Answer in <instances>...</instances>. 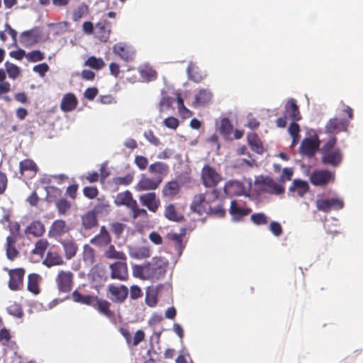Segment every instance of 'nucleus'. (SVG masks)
I'll return each mask as SVG.
<instances>
[{
  "instance_id": "nucleus-17",
  "label": "nucleus",
  "mask_w": 363,
  "mask_h": 363,
  "mask_svg": "<svg viewBox=\"0 0 363 363\" xmlns=\"http://www.w3.org/2000/svg\"><path fill=\"white\" fill-rule=\"evenodd\" d=\"M113 52L125 62L134 60L135 52L133 48L123 43H118L113 45Z\"/></svg>"
},
{
  "instance_id": "nucleus-45",
  "label": "nucleus",
  "mask_w": 363,
  "mask_h": 363,
  "mask_svg": "<svg viewBox=\"0 0 363 363\" xmlns=\"http://www.w3.org/2000/svg\"><path fill=\"white\" fill-rule=\"evenodd\" d=\"M96 252L95 250L89 246L85 245L83 247V259L84 261L89 264L92 265L95 262Z\"/></svg>"
},
{
  "instance_id": "nucleus-57",
  "label": "nucleus",
  "mask_w": 363,
  "mask_h": 363,
  "mask_svg": "<svg viewBox=\"0 0 363 363\" xmlns=\"http://www.w3.org/2000/svg\"><path fill=\"white\" fill-rule=\"evenodd\" d=\"M133 176L132 174H127L123 177H117L113 179V183L116 185L127 186L133 182Z\"/></svg>"
},
{
  "instance_id": "nucleus-26",
  "label": "nucleus",
  "mask_w": 363,
  "mask_h": 363,
  "mask_svg": "<svg viewBox=\"0 0 363 363\" xmlns=\"http://www.w3.org/2000/svg\"><path fill=\"white\" fill-rule=\"evenodd\" d=\"M26 235L40 238L45 233V225L38 220H33L25 229Z\"/></svg>"
},
{
  "instance_id": "nucleus-23",
  "label": "nucleus",
  "mask_w": 363,
  "mask_h": 363,
  "mask_svg": "<svg viewBox=\"0 0 363 363\" xmlns=\"http://www.w3.org/2000/svg\"><path fill=\"white\" fill-rule=\"evenodd\" d=\"M90 243L98 247H104L111 243V237L104 225L101 226L99 233L90 240Z\"/></svg>"
},
{
  "instance_id": "nucleus-1",
  "label": "nucleus",
  "mask_w": 363,
  "mask_h": 363,
  "mask_svg": "<svg viewBox=\"0 0 363 363\" xmlns=\"http://www.w3.org/2000/svg\"><path fill=\"white\" fill-rule=\"evenodd\" d=\"M168 264L165 258L155 257L145 264L133 266V273L135 277L142 279L158 280L166 274Z\"/></svg>"
},
{
  "instance_id": "nucleus-36",
  "label": "nucleus",
  "mask_w": 363,
  "mask_h": 363,
  "mask_svg": "<svg viewBox=\"0 0 363 363\" xmlns=\"http://www.w3.org/2000/svg\"><path fill=\"white\" fill-rule=\"evenodd\" d=\"M213 98V94L209 89H203L199 90L195 96L194 104L196 106H204L211 102Z\"/></svg>"
},
{
  "instance_id": "nucleus-8",
  "label": "nucleus",
  "mask_w": 363,
  "mask_h": 363,
  "mask_svg": "<svg viewBox=\"0 0 363 363\" xmlns=\"http://www.w3.org/2000/svg\"><path fill=\"white\" fill-rule=\"evenodd\" d=\"M112 25L106 19L101 20L94 26V38L101 43H106L111 33Z\"/></svg>"
},
{
  "instance_id": "nucleus-52",
  "label": "nucleus",
  "mask_w": 363,
  "mask_h": 363,
  "mask_svg": "<svg viewBox=\"0 0 363 363\" xmlns=\"http://www.w3.org/2000/svg\"><path fill=\"white\" fill-rule=\"evenodd\" d=\"M45 191L47 193V198L50 202L54 201L53 199L62 198L61 197L62 191L56 186H47L45 188Z\"/></svg>"
},
{
  "instance_id": "nucleus-18",
  "label": "nucleus",
  "mask_w": 363,
  "mask_h": 363,
  "mask_svg": "<svg viewBox=\"0 0 363 363\" xmlns=\"http://www.w3.org/2000/svg\"><path fill=\"white\" fill-rule=\"evenodd\" d=\"M223 191L227 195H247L249 189H247L245 184L239 181L230 180L225 183Z\"/></svg>"
},
{
  "instance_id": "nucleus-6",
  "label": "nucleus",
  "mask_w": 363,
  "mask_h": 363,
  "mask_svg": "<svg viewBox=\"0 0 363 363\" xmlns=\"http://www.w3.org/2000/svg\"><path fill=\"white\" fill-rule=\"evenodd\" d=\"M335 179V172L328 169L315 170L310 177V181L314 186H324L333 183Z\"/></svg>"
},
{
  "instance_id": "nucleus-28",
  "label": "nucleus",
  "mask_w": 363,
  "mask_h": 363,
  "mask_svg": "<svg viewBox=\"0 0 363 363\" xmlns=\"http://www.w3.org/2000/svg\"><path fill=\"white\" fill-rule=\"evenodd\" d=\"M62 245L67 259L73 258L78 250V245L73 239H61L59 240Z\"/></svg>"
},
{
  "instance_id": "nucleus-39",
  "label": "nucleus",
  "mask_w": 363,
  "mask_h": 363,
  "mask_svg": "<svg viewBox=\"0 0 363 363\" xmlns=\"http://www.w3.org/2000/svg\"><path fill=\"white\" fill-rule=\"evenodd\" d=\"M251 211V208L239 206L235 200H233L230 203V213L237 219L247 216Z\"/></svg>"
},
{
  "instance_id": "nucleus-37",
  "label": "nucleus",
  "mask_w": 363,
  "mask_h": 363,
  "mask_svg": "<svg viewBox=\"0 0 363 363\" xmlns=\"http://www.w3.org/2000/svg\"><path fill=\"white\" fill-rule=\"evenodd\" d=\"M247 141L252 151L257 154H262L264 152L262 143L257 133H249L247 135Z\"/></svg>"
},
{
  "instance_id": "nucleus-49",
  "label": "nucleus",
  "mask_w": 363,
  "mask_h": 363,
  "mask_svg": "<svg viewBox=\"0 0 363 363\" xmlns=\"http://www.w3.org/2000/svg\"><path fill=\"white\" fill-rule=\"evenodd\" d=\"M220 127L218 128L220 134L224 136L229 135L233 131V124L229 118L223 117L220 119Z\"/></svg>"
},
{
  "instance_id": "nucleus-2",
  "label": "nucleus",
  "mask_w": 363,
  "mask_h": 363,
  "mask_svg": "<svg viewBox=\"0 0 363 363\" xmlns=\"http://www.w3.org/2000/svg\"><path fill=\"white\" fill-rule=\"evenodd\" d=\"M255 186L260 193L279 195L284 192V187L269 176L257 177L255 180Z\"/></svg>"
},
{
  "instance_id": "nucleus-22",
  "label": "nucleus",
  "mask_w": 363,
  "mask_h": 363,
  "mask_svg": "<svg viewBox=\"0 0 363 363\" xmlns=\"http://www.w3.org/2000/svg\"><path fill=\"white\" fill-rule=\"evenodd\" d=\"M161 183L160 179L150 178L143 174L136 185V189L140 191L155 190L160 186Z\"/></svg>"
},
{
  "instance_id": "nucleus-61",
  "label": "nucleus",
  "mask_w": 363,
  "mask_h": 363,
  "mask_svg": "<svg viewBox=\"0 0 363 363\" xmlns=\"http://www.w3.org/2000/svg\"><path fill=\"white\" fill-rule=\"evenodd\" d=\"M83 194L89 199H94L98 196L99 190L96 186H85L83 189Z\"/></svg>"
},
{
  "instance_id": "nucleus-9",
  "label": "nucleus",
  "mask_w": 363,
  "mask_h": 363,
  "mask_svg": "<svg viewBox=\"0 0 363 363\" xmlns=\"http://www.w3.org/2000/svg\"><path fill=\"white\" fill-rule=\"evenodd\" d=\"M7 270V269H5ZM9 275V287L13 291L20 290L23 286V279L25 276V269L23 268H16L8 269Z\"/></svg>"
},
{
  "instance_id": "nucleus-7",
  "label": "nucleus",
  "mask_w": 363,
  "mask_h": 363,
  "mask_svg": "<svg viewBox=\"0 0 363 363\" xmlns=\"http://www.w3.org/2000/svg\"><path fill=\"white\" fill-rule=\"evenodd\" d=\"M70 231L69 225L63 219L55 220L48 230V237L55 240L60 239Z\"/></svg>"
},
{
  "instance_id": "nucleus-40",
  "label": "nucleus",
  "mask_w": 363,
  "mask_h": 363,
  "mask_svg": "<svg viewBox=\"0 0 363 363\" xmlns=\"http://www.w3.org/2000/svg\"><path fill=\"white\" fill-rule=\"evenodd\" d=\"M164 216L168 220L176 222L182 221L184 218L183 215L177 211L175 206L172 203H170L165 207Z\"/></svg>"
},
{
  "instance_id": "nucleus-63",
  "label": "nucleus",
  "mask_w": 363,
  "mask_h": 363,
  "mask_svg": "<svg viewBox=\"0 0 363 363\" xmlns=\"http://www.w3.org/2000/svg\"><path fill=\"white\" fill-rule=\"evenodd\" d=\"M337 143V138L335 136H332L327 141V143L323 145L321 147V152L322 153L328 152L329 151H333L334 149L335 145Z\"/></svg>"
},
{
  "instance_id": "nucleus-44",
  "label": "nucleus",
  "mask_w": 363,
  "mask_h": 363,
  "mask_svg": "<svg viewBox=\"0 0 363 363\" xmlns=\"http://www.w3.org/2000/svg\"><path fill=\"white\" fill-rule=\"evenodd\" d=\"M11 234L6 238V246L16 245L20 235V225L16 223L11 228Z\"/></svg>"
},
{
  "instance_id": "nucleus-19",
  "label": "nucleus",
  "mask_w": 363,
  "mask_h": 363,
  "mask_svg": "<svg viewBox=\"0 0 363 363\" xmlns=\"http://www.w3.org/2000/svg\"><path fill=\"white\" fill-rule=\"evenodd\" d=\"M141 204L153 213L157 211L160 206V200L157 197L155 192H148L142 194L139 197Z\"/></svg>"
},
{
  "instance_id": "nucleus-47",
  "label": "nucleus",
  "mask_w": 363,
  "mask_h": 363,
  "mask_svg": "<svg viewBox=\"0 0 363 363\" xmlns=\"http://www.w3.org/2000/svg\"><path fill=\"white\" fill-rule=\"evenodd\" d=\"M48 245L49 243L46 239H40L35 242V247L32 250L31 252L33 255H37L43 257Z\"/></svg>"
},
{
  "instance_id": "nucleus-5",
  "label": "nucleus",
  "mask_w": 363,
  "mask_h": 363,
  "mask_svg": "<svg viewBox=\"0 0 363 363\" xmlns=\"http://www.w3.org/2000/svg\"><path fill=\"white\" fill-rule=\"evenodd\" d=\"M55 284L60 293H69L74 286V274L70 271L60 270L55 277Z\"/></svg>"
},
{
  "instance_id": "nucleus-42",
  "label": "nucleus",
  "mask_w": 363,
  "mask_h": 363,
  "mask_svg": "<svg viewBox=\"0 0 363 363\" xmlns=\"http://www.w3.org/2000/svg\"><path fill=\"white\" fill-rule=\"evenodd\" d=\"M83 227L88 230L98 225V220L94 211H89L82 217Z\"/></svg>"
},
{
  "instance_id": "nucleus-64",
  "label": "nucleus",
  "mask_w": 363,
  "mask_h": 363,
  "mask_svg": "<svg viewBox=\"0 0 363 363\" xmlns=\"http://www.w3.org/2000/svg\"><path fill=\"white\" fill-rule=\"evenodd\" d=\"M134 162L140 170H145L148 166L147 159L142 155H136Z\"/></svg>"
},
{
  "instance_id": "nucleus-35",
  "label": "nucleus",
  "mask_w": 363,
  "mask_h": 363,
  "mask_svg": "<svg viewBox=\"0 0 363 363\" xmlns=\"http://www.w3.org/2000/svg\"><path fill=\"white\" fill-rule=\"evenodd\" d=\"M309 190V185L307 182L301 179H294L289 191L296 192L299 197H303Z\"/></svg>"
},
{
  "instance_id": "nucleus-55",
  "label": "nucleus",
  "mask_w": 363,
  "mask_h": 363,
  "mask_svg": "<svg viewBox=\"0 0 363 363\" xmlns=\"http://www.w3.org/2000/svg\"><path fill=\"white\" fill-rule=\"evenodd\" d=\"M206 213L213 215V216L219 217V218H223L225 215V210L223 207V204L219 203L214 207H213L211 205V210L207 211Z\"/></svg>"
},
{
  "instance_id": "nucleus-54",
  "label": "nucleus",
  "mask_w": 363,
  "mask_h": 363,
  "mask_svg": "<svg viewBox=\"0 0 363 363\" xmlns=\"http://www.w3.org/2000/svg\"><path fill=\"white\" fill-rule=\"evenodd\" d=\"M203 194H205L208 205H212L219 198L220 190L218 189H211V190L206 191Z\"/></svg>"
},
{
  "instance_id": "nucleus-13",
  "label": "nucleus",
  "mask_w": 363,
  "mask_h": 363,
  "mask_svg": "<svg viewBox=\"0 0 363 363\" xmlns=\"http://www.w3.org/2000/svg\"><path fill=\"white\" fill-rule=\"evenodd\" d=\"M320 141L317 135L304 138L300 145V152L309 157H313L319 148Z\"/></svg>"
},
{
  "instance_id": "nucleus-58",
  "label": "nucleus",
  "mask_w": 363,
  "mask_h": 363,
  "mask_svg": "<svg viewBox=\"0 0 363 363\" xmlns=\"http://www.w3.org/2000/svg\"><path fill=\"white\" fill-rule=\"evenodd\" d=\"M196 67L194 65H189L187 68L188 74L189 77L196 82H199L202 80L203 77L201 73L197 72Z\"/></svg>"
},
{
  "instance_id": "nucleus-32",
  "label": "nucleus",
  "mask_w": 363,
  "mask_h": 363,
  "mask_svg": "<svg viewBox=\"0 0 363 363\" xmlns=\"http://www.w3.org/2000/svg\"><path fill=\"white\" fill-rule=\"evenodd\" d=\"M185 232L186 229L183 228L182 229L181 233H175L170 232L168 233L166 235V238L174 245L175 248L180 253L185 247L183 243V237L185 234Z\"/></svg>"
},
{
  "instance_id": "nucleus-50",
  "label": "nucleus",
  "mask_w": 363,
  "mask_h": 363,
  "mask_svg": "<svg viewBox=\"0 0 363 363\" xmlns=\"http://www.w3.org/2000/svg\"><path fill=\"white\" fill-rule=\"evenodd\" d=\"M141 77L146 81H151L157 77V72L149 66H144L139 69Z\"/></svg>"
},
{
  "instance_id": "nucleus-43",
  "label": "nucleus",
  "mask_w": 363,
  "mask_h": 363,
  "mask_svg": "<svg viewBox=\"0 0 363 363\" xmlns=\"http://www.w3.org/2000/svg\"><path fill=\"white\" fill-rule=\"evenodd\" d=\"M40 277L38 274H30L28 277V290L33 294L40 293L39 281Z\"/></svg>"
},
{
  "instance_id": "nucleus-31",
  "label": "nucleus",
  "mask_w": 363,
  "mask_h": 363,
  "mask_svg": "<svg viewBox=\"0 0 363 363\" xmlns=\"http://www.w3.org/2000/svg\"><path fill=\"white\" fill-rule=\"evenodd\" d=\"M20 173L21 175L26 172L30 173V177H33L35 176L38 171V167L35 162L31 159H25L19 163Z\"/></svg>"
},
{
  "instance_id": "nucleus-24",
  "label": "nucleus",
  "mask_w": 363,
  "mask_h": 363,
  "mask_svg": "<svg viewBox=\"0 0 363 363\" xmlns=\"http://www.w3.org/2000/svg\"><path fill=\"white\" fill-rule=\"evenodd\" d=\"M180 192V185L176 180L167 182L162 187V196L168 200H174Z\"/></svg>"
},
{
  "instance_id": "nucleus-20",
  "label": "nucleus",
  "mask_w": 363,
  "mask_h": 363,
  "mask_svg": "<svg viewBox=\"0 0 363 363\" xmlns=\"http://www.w3.org/2000/svg\"><path fill=\"white\" fill-rule=\"evenodd\" d=\"M343 155L339 148L334 149L333 151L323 153L321 162L323 164L330 165L336 167L340 164L342 161Z\"/></svg>"
},
{
  "instance_id": "nucleus-62",
  "label": "nucleus",
  "mask_w": 363,
  "mask_h": 363,
  "mask_svg": "<svg viewBox=\"0 0 363 363\" xmlns=\"http://www.w3.org/2000/svg\"><path fill=\"white\" fill-rule=\"evenodd\" d=\"M130 209L132 211V218L133 219H136L140 216L146 217L147 215V213L145 209L140 208L138 207L137 201L135 202V206L130 207Z\"/></svg>"
},
{
  "instance_id": "nucleus-10",
  "label": "nucleus",
  "mask_w": 363,
  "mask_h": 363,
  "mask_svg": "<svg viewBox=\"0 0 363 363\" xmlns=\"http://www.w3.org/2000/svg\"><path fill=\"white\" fill-rule=\"evenodd\" d=\"M108 294L113 303H122L128 296V289L125 285L109 284L108 286Z\"/></svg>"
},
{
  "instance_id": "nucleus-14",
  "label": "nucleus",
  "mask_w": 363,
  "mask_h": 363,
  "mask_svg": "<svg viewBox=\"0 0 363 363\" xmlns=\"http://www.w3.org/2000/svg\"><path fill=\"white\" fill-rule=\"evenodd\" d=\"M315 204L317 209L323 212H330L331 210H340L344 207V201L337 198L318 199Z\"/></svg>"
},
{
  "instance_id": "nucleus-48",
  "label": "nucleus",
  "mask_w": 363,
  "mask_h": 363,
  "mask_svg": "<svg viewBox=\"0 0 363 363\" xmlns=\"http://www.w3.org/2000/svg\"><path fill=\"white\" fill-rule=\"evenodd\" d=\"M106 64L102 58H97L94 56L89 57L84 62V66L99 70L105 67Z\"/></svg>"
},
{
  "instance_id": "nucleus-56",
  "label": "nucleus",
  "mask_w": 363,
  "mask_h": 363,
  "mask_svg": "<svg viewBox=\"0 0 363 363\" xmlns=\"http://www.w3.org/2000/svg\"><path fill=\"white\" fill-rule=\"evenodd\" d=\"M125 225L120 222H114L110 225L111 231L116 238H119L123 234Z\"/></svg>"
},
{
  "instance_id": "nucleus-46",
  "label": "nucleus",
  "mask_w": 363,
  "mask_h": 363,
  "mask_svg": "<svg viewBox=\"0 0 363 363\" xmlns=\"http://www.w3.org/2000/svg\"><path fill=\"white\" fill-rule=\"evenodd\" d=\"M89 13V6L82 3L79 5L72 12V20L74 21H79L81 18L86 16Z\"/></svg>"
},
{
  "instance_id": "nucleus-15",
  "label": "nucleus",
  "mask_w": 363,
  "mask_h": 363,
  "mask_svg": "<svg viewBox=\"0 0 363 363\" xmlns=\"http://www.w3.org/2000/svg\"><path fill=\"white\" fill-rule=\"evenodd\" d=\"M349 121L344 118H330L325 126L326 133H338L346 131L348 127Z\"/></svg>"
},
{
  "instance_id": "nucleus-27",
  "label": "nucleus",
  "mask_w": 363,
  "mask_h": 363,
  "mask_svg": "<svg viewBox=\"0 0 363 363\" xmlns=\"http://www.w3.org/2000/svg\"><path fill=\"white\" fill-rule=\"evenodd\" d=\"M78 105V100L76 96L72 93L65 94L60 103V108L63 112H70L74 111Z\"/></svg>"
},
{
  "instance_id": "nucleus-21",
  "label": "nucleus",
  "mask_w": 363,
  "mask_h": 363,
  "mask_svg": "<svg viewBox=\"0 0 363 363\" xmlns=\"http://www.w3.org/2000/svg\"><path fill=\"white\" fill-rule=\"evenodd\" d=\"M111 303L106 299L100 298L96 296L92 307L99 313L104 315L110 320L115 319V313L111 310Z\"/></svg>"
},
{
  "instance_id": "nucleus-60",
  "label": "nucleus",
  "mask_w": 363,
  "mask_h": 363,
  "mask_svg": "<svg viewBox=\"0 0 363 363\" xmlns=\"http://www.w3.org/2000/svg\"><path fill=\"white\" fill-rule=\"evenodd\" d=\"M251 220L257 225L267 223V217L263 213H253L251 216Z\"/></svg>"
},
{
  "instance_id": "nucleus-53",
  "label": "nucleus",
  "mask_w": 363,
  "mask_h": 363,
  "mask_svg": "<svg viewBox=\"0 0 363 363\" xmlns=\"http://www.w3.org/2000/svg\"><path fill=\"white\" fill-rule=\"evenodd\" d=\"M28 62H36L45 59V55L40 50H33L29 52L26 55Z\"/></svg>"
},
{
  "instance_id": "nucleus-29",
  "label": "nucleus",
  "mask_w": 363,
  "mask_h": 363,
  "mask_svg": "<svg viewBox=\"0 0 363 363\" xmlns=\"http://www.w3.org/2000/svg\"><path fill=\"white\" fill-rule=\"evenodd\" d=\"M136 200L133 199L132 193L130 191H125L118 194L115 199L116 206H125L127 208L135 206Z\"/></svg>"
},
{
  "instance_id": "nucleus-4",
  "label": "nucleus",
  "mask_w": 363,
  "mask_h": 363,
  "mask_svg": "<svg viewBox=\"0 0 363 363\" xmlns=\"http://www.w3.org/2000/svg\"><path fill=\"white\" fill-rule=\"evenodd\" d=\"M201 181L207 189H217L218 184L223 181V177L214 167L205 164L201 171Z\"/></svg>"
},
{
  "instance_id": "nucleus-38",
  "label": "nucleus",
  "mask_w": 363,
  "mask_h": 363,
  "mask_svg": "<svg viewBox=\"0 0 363 363\" xmlns=\"http://www.w3.org/2000/svg\"><path fill=\"white\" fill-rule=\"evenodd\" d=\"M55 208L59 216L67 215L72 208V203L65 198H59L55 201Z\"/></svg>"
},
{
  "instance_id": "nucleus-11",
  "label": "nucleus",
  "mask_w": 363,
  "mask_h": 363,
  "mask_svg": "<svg viewBox=\"0 0 363 363\" xmlns=\"http://www.w3.org/2000/svg\"><path fill=\"white\" fill-rule=\"evenodd\" d=\"M42 36V32L38 27L23 32L20 35V43L26 48L38 43Z\"/></svg>"
},
{
  "instance_id": "nucleus-59",
  "label": "nucleus",
  "mask_w": 363,
  "mask_h": 363,
  "mask_svg": "<svg viewBox=\"0 0 363 363\" xmlns=\"http://www.w3.org/2000/svg\"><path fill=\"white\" fill-rule=\"evenodd\" d=\"M173 99L169 96H163L159 104L160 112H163L172 107Z\"/></svg>"
},
{
  "instance_id": "nucleus-3",
  "label": "nucleus",
  "mask_w": 363,
  "mask_h": 363,
  "mask_svg": "<svg viewBox=\"0 0 363 363\" xmlns=\"http://www.w3.org/2000/svg\"><path fill=\"white\" fill-rule=\"evenodd\" d=\"M301 119L298 106L294 99H290L284 106L283 116L278 118L276 124L279 128H285L287 125V120L298 121Z\"/></svg>"
},
{
  "instance_id": "nucleus-33",
  "label": "nucleus",
  "mask_w": 363,
  "mask_h": 363,
  "mask_svg": "<svg viewBox=\"0 0 363 363\" xmlns=\"http://www.w3.org/2000/svg\"><path fill=\"white\" fill-rule=\"evenodd\" d=\"M104 257L107 259H116L126 261V255L124 252L118 251L111 243L108 245V248L104 252Z\"/></svg>"
},
{
  "instance_id": "nucleus-12",
  "label": "nucleus",
  "mask_w": 363,
  "mask_h": 363,
  "mask_svg": "<svg viewBox=\"0 0 363 363\" xmlns=\"http://www.w3.org/2000/svg\"><path fill=\"white\" fill-rule=\"evenodd\" d=\"M111 278L120 281H125L128 278V271L126 261L118 260L109 266Z\"/></svg>"
},
{
  "instance_id": "nucleus-25",
  "label": "nucleus",
  "mask_w": 363,
  "mask_h": 363,
  "mask_svg": "<svg viewBox=\"0 0 363 363\" xmlns=\"http://www.w3.org/2000/svg\"><path fill=\"white\" fill-rule=\"evenodd\" d=\"M169 171V167L167 163L162 162H155L151 164L148 167V172L155 176L157 179H160V182L166 177Z\"/></svg>"
},
{
  "instance_id": "nucleus-51",
  "label": "nucleus",
  "mask_w": 363,
  "mask_h": 363,
  "mask_svg": "<svg viewBox=\"0 0 363 363\" xmlns=\"http://www.w3.org/2000/svg\"><path fill=\"white\" fill-rule=\"evenodd\" d=\"M6 70L8 73L9 77L11 79H16L21 74V69L15 64L6 62L5 64Z\"/></svg>"
},
{
  "instance_id": "nucleus-30",
  "label": "nucleus",
  "mask_w": 363,
  "mask_h": 363,
  "mask_svg": "<svg viewBox=\"0 0 363 363\" xmlns=\"http://www.w3.org/2000/svg\"><path fill=\"white\" fill-rule=\"evenodd\" d=\"M71 298L75 303L91 306L94 302V299L96 298V296L91 294H82L78 289H75L71 294Z\"/></svg>"
},
{
  "instance_id": "nucleus-41",
  "label": "nucleus",
  "mask_w": 363,
  "mask_h": 363,
  "mask_svg": "<svg viewBox=\"0 0 363 363\" xmlns=\"http://www.w3.org/2000/svg\"><path fill=\"white\" fill-rule=\"evenodd\" d=\"M63 263L64 261L62 257L55 252H48L43 261V264L48 267L55 265H61Z\"/></svg>"
},
{
  "instance_id": "nucleus-16",
  "label": "nucleus",
  "mask_w": 363,
  "mask_h": 363,
  "mask_svg": "<svg viewBox=\"0 0 363 363\" xmlns=\"http://www.w3.org/2000/svg\"><path fill=\"white\" fill-rule=\"evenodd\" d=\"M211 206L206 201L205 194L199 193L194 196L190 208L192 211L201 216L206 213L207 211H210Z\"/></svg>"
},
{
  "instance_id": "nucleus-34",
  "label": "nucleus",
  "mask_w": 363,
  "mask_h": 363,
  "mask_svg": "<svg viewBox=\"0 0 363 363\" xmlns=\"http://www.w3.org/2000/svg\"><path fill=\"white\" fill-rule=\"evenodd\" d=\"M129 255L133 259H145L150 257L151 250L147 246L134 247L129 249Z\"/></svg>"
}]
</instances>
